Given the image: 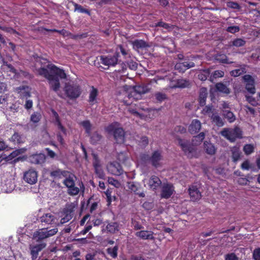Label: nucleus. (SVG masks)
<instances>
[{
    "mask_svg": "<svg viewBox=\"0 0 260 260\" xmlns=\"http://www.w3.org/2000/svg\"><path fill=\"white\" fill-rule=\"evenodd\" d=\"M118 122H114L108 125L105 131L109 134H112L114 139L117 144H123L125 142V133L123 128L120 127Z\"/></svg>",
    "mask_w": 260,
    "mask_h": 260,
    "instance_id": "1",
    "label": "nucleus"
},
{
    "mask_svg": "<svg viewBox=\"0 0 260 260\" xmlns=\"http://www.w3.org/2000/svg\"><path fill=\"white\" fill-rule=\"evenodd\" d=\"M175 74L173 72L169 74V75H164V81H170L169 87L171 88H185L191 86V82L187 79H174Z\"/></svg>",
    "mask_w": 260,
    "mask_h": 260,
    "instance_id": "2",
    "label": "nucleus"
},
{
    "mask_svg": "<svg viewBox=\"0 0 260 260\" xmlns=\"http://www.w3.org/2000/svg\"><path fill=\"white\" fill-rule=\"evenodd\" d=\"M63 90L67 96L71 100L77 99L82 93L81 87L77 83H66Z\"/></svg>",
    "mask_w": 260,
    "mask_h": 260,
    "instance_id": "3",
    "label": "nucleus"
},
{
    "mask_svg": "<svg viewBox=\"0 0 260 260\" xmlns=\"http://www.w3.org/2000/svg\"><path fill=\"white\" fill-rule=\"evenodd\" d=\"M80 124L85 129L86 134H87L88 136H90L91 144L93 145L98 144L102 138V136L98 132H95L92 134H91L92 124L90 121L88 120H84L82 121Z\"/></svg>",
    "mask_w": 260,
    "mask_h": 260,
    "instance_id": "4",
    "label": "nucleus"
},
{
    "mask_svg": "<svg viewBox=\"0 0 260 260\" xmlns=\"http://www.w3.org/2000/svg\"><path fill=\"white\" fill-rule=\"evenodd\" d=\"M220 134L231 142H234L237 139L242 138V131L237 126L233 129L224 128Z\"/></svg>",
    "mask_w": 260,
    "mask_h": 260,
    "instance_id": "5",
    "label": "nucleus"
},
{
    "mask_svg": "<svg viewBox=\"0 0 260 260\" xmlns=\"http://www.w3.org/2000/svg\"><path fill=\"white\" fill-rule=\"evenodd\" d=\"M119 52H115L113 54L107 55H101L100 56V60L101 63L108 67H114L120 62L119 60Z\"/></svg>",
    "mask_w": 260,
    "mask_h": 260,
    "instance_id": "6",
    "label": "nucleus"
},
{
    "mask_svg": "<svg viewBox=\"0 0 260 260\" xmlns=\"http://www.w3.org/2000/svg\"><path fill=\"white\" fill-rule=\"evenodd\" d=\"M150 88L147 85H136L133 87V91L128 94V97L129 99H138L142 94L148 92Z\"/></svg>",
    "mask_w": 260,
    "mask_h": 260,
    "instance_id": "7",
    "label": "nucleus"
},
{
    "mask_svg": "<svg viewBox=\"0 0 260 260\" xmlns=\"http://www.w3.org/2000/svg\"><path fill=\"white\" fill-rule=\"evenodd\" d=\"M38 177V172L35 170L30 169L24 173L23 179L30 184H34L37 182Z\"/></svg>",
    "mask_w": 260,
    "mask_h": 260,
    "instance_id": "8",
    "label": "nucleus"
},
{
    "mask_svg": "<svg viewBox=\"0 0 260 260\" xmlns=\"http://www.w3.org/2000/svg\"><path fill=\"white\" fill-rule=\"evenodd\" d=\"M107 170L109 173L116 176L121 175L123 173L122 166L117 161H113L108 164Z\"/></svg>",
    "mask_w": 260,
    "mask_h": 260,
    "instance_id": "9",
    "label": "nucleus"
},
{
    "mask_svg": "<svg viewBox=\"0 0 260 260\" xmlns=\"http://www.w3.org/2000/svg\"><path fill=\"white\" fill-rule=\"evenodd\" d=\"M178 144L182 151L188 157L193 151V147L189 141L180 138L178 139Z\"/></svg>",
    "mask_w": 260,
    "mask_h": 260,
    "instance_id": "10",
    "label": "nucleus"
},
{
    "mask_svg": "<svg viewBox=\"0 0 260 260\" xmlns=\"http://www.w3.org/2000/svg\"><path fill=\"white\" fill-rule=\"evenodd\" d=\"M46 67L50 70L53 75L56 76L57 78H60L62 79H64L67 78V75L64 71L57 67L55 65L48 63Z\"/></svg>",
    "mask_w": 260,
    "mask_h": 260,
    "instance_id": "11",
    "label": "nucleus"
},
{
    "mask_svg": "<svg viewBox=\"0 0 260 260\" xmlns=\"http://www.w3.org/2000/svg\"><path fill=\"white\" fill-rule=\"evenodd\" d=\"M74 213L73 207L71 206L63 209L62 218L60 222L61 224L65 223L70 221L73 217Z\"/></svg>",
    "mask_w": 260,
    "mask_h": 260,
    "instance_id": "12",
    "label": "nucleus"
},
{
    "mask_svg": "<svg viewBox=\"0 0 260 260\" xmlns=\"http://www.w3.org/2000/svg\"><path fill=\"white\" fill-rule=\"evenodd\" d=\"M46 246L44 243L30 246L31 260H36L38 257L39 252H40Z\"/></svg>",
    "mask_w": 260,
    "mask_h": 260,
    "instance_id": "13",
    "label": "nucleus"
},
{
    "mask_svg": "<svg viewBox=\"0 0 260 260\" xmlns=\"http://www.w3.org/2000/svg\"><path fill=\"white\" fill-rule=\"evenodd\" d=\"M195 64L192 61H185L183 62H178L175 66L176 70L178 71L180 73H184L188 69L194 67Z\"/></svg>",
    "mask_w": 260,
    "mask_h": 260,
    "instance_id": "14",
    "label": "nucleus"
},
{
    "mask_svg": "<svg viewBox=\"0 0 260 260\" xmlns=\"http://www.w3.org/2000/svg\"><path fill=\"white\" fill-rule=\"evenodd\" d=\"M190 199L193 202L199 200L202 197L201 193L196 186L191 185L188 188Z\"/></svg>",
    "mask_w": 260,
    "mask_h": 260,
    "instance_id": "15",
    "label": "nucleus"
},
{
    "mask_svg": "<svg viewBox=\"0 0 260 260\" xmlns=\"http://www.w3.org/2000/svg\"><path fill=\"white\" fill-rule=\"evenodd\" d=\"M29 161L30 163L36 165H41L45 162V155L42 153L35 154L29 156Z\"/></svg>",
    "mask_w": 260,
    "mask_h": 260,
    "instance_id": "16",
    "label": "nucleus"
},
{
    "mask_svg": "<svg viewBox=\"0 0 260 260\" xmlns=\"http://www.w3.org/2000/svg\"><path fill=\"white\" fill-rule=\"evenodd\" d=\"M161 181L157 176H152L150 177L148 181V185L153 190H156L161 187Z\"/></svg>",
    "mask_w": 260,
    "mask_h": 260,
    "instance_id": "17",
    "label": "nucleus"
},
{
    "mask_svg": "<svg viewBox=\"0 0 260 260\" xmlns=\"http://www.w3.org/2000/svg\"><path fill=\"white\" fill-rule=\"evenodd\" d=\"M99 94L98 89L93 86L91 87V90L89 91L88 102L90 105H93L97 103V97Z\"/></svg>",
    "mask_w": 260,
    "mask_h": 260,
    "instance_id": "18",
    "label": "nucleus"
},
{
    "mask_svg": "<svg viewBox=\"0 0 260 260\" xmlns=\"http://www.w3.org/2000/svg\"><path fill=\"white\" fill-rule=\"evenodd\" d=\"M201 128V123L198 119H193L188 127V131L191 134L198 133Z\"/></svg>",
    "mask_w": 260,
    "mask_h": 260,
    "instance_id": "19",
    "label": "nucleus"
},
{
    "mask_svg": "<svg viewBox=\"0 0 260 260\" xmlns=\"http://www.w3.org/2000/svg\"><path fill=\"white\" fill-rule=\"evenodd\" d=\"M174 192L175 188L172 184L164 183V199H169Z\"/></svg>",
    "mask_w": 260,
    "mask_h": 260,
    "instance_id": "20",
    "label": "nucleus"
},
{
    "mask_svg": "<svg viewBox=\"0 0 260 260\" xmlns=\"http://www.w3.org/2000/svg\"><path fill=\"white\" fill-rule=\"evenodd\" d=\"M135 235L143 240H153V233L151 231L142 230L136 233Z\"/></svg>",
    "mask_w": 260,
    "mask_h": 260,
    "instance_id": "21",
    "label": "nucleus"
},
{
    "mask_svg": "<svg viewBox=\"0 0 260 260\" xmlns=\"http://www.w3.org/2000/svg\"><path fill=\"white\" fill-rule=\"evenodd\" d=\"M208 96V91L206 87H202L200 89L199 96V103L200 106H204L206 104V99Z\"/></svg>",
    "mask_w": 260,
    "mask_h": 260,
    "instance_id": "22",
    "label": "nucleus"
},
{
    "mask_svg": "<svg viewBox=\"0 0 260 260\" xmlns=\"http://www.w3.org/2000/svg\"><path fill=\"white\" fill-rule=\"evenodd\" d=\"M56 217L51 213L44 214L40 217V221L47 224H53L55 223Z\"/></svg>",
    "mask_w": 260,
    "mask_h": 260,
    "instance_id": "23",
    "label": "nucleus"
},
{
    "mask_svg": "<svg viewBox=\"0 0 260 260\" xmlns=\"http://www.w3.org/2000/svg\"><path fill=\"white\" fill-rule=\"evenodd\" d=\"M48 82L51 90L55 92H57L59 90L60 87V84L59 78H57L56 76L53 75L52 79L48 80Z\"/></svg>",
    "mask_w": 260,
    "mask_h": 260,
    "instance_id": "24",
    "label": "nucleus"
},
{
    "mask_svg": "<svg viewBox=\"0 0 260 260\" xmlns=\"http://www.w3.org/2000/svg\"><path fill=\"white\" fill-rule=\"evenodd\" d=\"M42 118L41 114L39 112H34L30 116V122L32 124H30L31 129H35V128L38 125V123Z\"/></svg>",
    "mask_w": 260,
    "mask_h": 260,
    "instance_id": "25",
    "label": "nucleus"
},
{
    "mask_svg": "<svg viewBox=\"0 0 260 260\" xmlns=\"http://www.w3.org/2000/svg\"><path fill=\"white\" fill-rule=\"evenodd\" d=\"M69 172L67 171H61L60 169H57L52 171L50 173V175L53 179H60L62 176L67 177Z\"/></svg>",
    "mask_w": 260,
    "mask_h": 260,
    "instance_id": "26",
    "label": "nucleus"
},
{
    "mask_svg": "<svg viewBox=\"0 0 260 260\" xmlns=\"http://www.w3.org/2000/svg\"><path fill=\"white\" fill-rule=\"evenodd\" d=\"M204 149L206 153L211 155H214L216 151V149L214 145L206 141L204 143Z\"/></svg>",
    "mask_w": 260,
    "mask_h": 260,
    "instance_id": "27",
    "label": "nucleus"
},
{
    "mask_svg": "<svg viewBox=\"0 0 260 260\" xmlns=\"http://www.w3.org/2000/svg\"><path fill=\"white\" fill-rule=\"evenodd\" d=\"M134 49H143L148 47V43L143 40H135L132 42Z\"/></svg>",
    "mask_w": 260,
    "mask_h": 260,
    "instance_id": "28",
    "label": "nucleus"
},
{
    "mask_svg": "<svg viewBox=\"0 0 260 260\" xmlns=\"http://www.w3.org/2000/svg\"><path fill=\"white\" fill-rule=\"evenodd\" d=\"M128 187L132 191L135 192V194H138L140 197H144L145 194L143 192H140L139 186L138 184L134 182H130L128 183Z\"/></svg>",
    "mask_w": 260,
    "mask_h": 260,
    "instance_id": "29",
    "label": "nucleus"
},
{
    "mask_svg": "<svg viewBox=\"0 0 260 260\" xmlns=\"http://www.w3.org/2000/svg\"><path fill=\"white\" fill-rule=\"evenodd\" d=\"M210 71L209 69L200 70L198 72V79L202 81H206L208 77L210 78Z\"/></svg>",
    "mask_w": 260,
    "mask_h": 260,
    "instance_id": "30",
    "label": "nucleus"
},
{
    "mask_svg": "<svg viewBox=\"0 0 260 260\" xmlns=\"http://www.w3.org/2000/svg\"><path fill=\"white\" fill-rule=\"evenodd\" d=\"M160 153L158 151H155L150 157V161L153 166L157 167L160 159Z\"/></svg>",
    "mask_w": 260,
    "mask_h": 260,
    "instance_id": "31",
    "label": "nucleus"
},
{
    "mask_svg": "<svg viewBox=\"0 0 260 260\" xmlns=\"http://www.w3.org/2000/svg\"><path fill=\"white\" fill-rule=\"evenodd\" d=\"M93 200V197H91L88 199L86 203V206H89V212L90 213H92L95 211L98 207L99 202L95 201L92 202Z\"/></svg>",
    "mask_w": 260,
    "mask_h": 260,
    "instance_id": "32",
    "label": "nucleus"
},
{
    "mask_svg": "<svg viewBox=\"0 0 260 260\" xmlns=\"http://www.w3.org/2000/svg\"><path fill=\"white\" fill-rule=\"evenodd\" d=\"M162 107L160 106L158 108H149L147 109L148 114L150 118H154L158 116L160 114L161 110Z\"/></svg>",
    "mask_w": 260,
    "mask_h": 260,
    "instance_id": "33",
    "label": "nucleus"
},
{
    "mask_svg": "<svg viewBox=\"0 0 260 260\" xmlns=\"http://www.w3.org/2000/svg\"><path fill=\"white\" fill-rule=\"evenodd\" d=\"M213 122L215 123L218 126H222L223 125V122L221 118L219 116L218 113L215 112L214 113H212L210 117Z\"/></svg>",
    "mask_w": 260,
    "mask_h": 260,
    "instance_id": "34",
    "label": "nucleus"
},
{
    "mask_svg": "<svg viewBox=\"0 0 260 260\" xmlns=\"http://www.w3.org/2000/svg\"><path fill=\"white\" fill-rule=\"evenodd\" d=\"M38 73L40 75L44 77L48 80L49 79H52L53 74L49 73V71L45 67H41L38 70Z\"/></svg>",
    "mask_w": 260,
    "mask_h": 260,
    "instance_id": "35",
    "label": "nucleus"
},
{
    "mask_svg": "<svg viewBox=\"0 0 260 260\" xmlns=\"http://www.w3.org/2000/svg\"><path fill=\"white\" fill-rule=\"evenodd\" d=\"M215 88L217 90L220 92L225 93L226 94L230 93V89L226 85L221 82H219L216 84Z\"/></svg>",
    "mask_w": 260,
    "mask_h": 260,
    "instance_id": "36",
    "label": "nucleus"
},
{
    "mask_svg": "<svg viewBox=\"0 0 260 260\" xmlns=\"http://www.w3.org/2000/svg\"><path fill=\"white\" fill-rule=\"evenodd\" d=\"M73 5L74 6V11L75 12L77 11L80 13L86 14L88 16L91 15V12L89 10L84 8L81 5L78 4L77 3H73Z\"/></svg>",
    "mask_w": 260,
    "mask_h": 260,
    "instance_id": "37",
    "label": "nucleus"
},
{
    "mask_svg": "<svg viewBox=\"0 0 260 260\" xmlns=\"http://www.w3.org/2000/svg\"><path fill=\"white\" fill-rule=\"evenodd\" d=\"M215 59L220 63L231 64L233 62L229 61L228 57L224 54H217L215 56Z\"/></svg>",
    "mask_w": 260,
    "mask_h": 260,
    "instance_id": "38",
    "label": "nucleus"
},
{
    "mask_svg": "<svg viewBox=\"0 0 260 260\" xmlns=\"http://www.w3.org/2000/svg\"><path fill=\"white\" fill-rule=\"evenodd\" d=\"M232 158L234 162H237L240 157L241 152L239 148L234 147L232 150Z\"/></svg>",
    "mask_w": 260,
    "mask_h": 260,
    "instance_id": "39",
    "label": "nucleus"
},
{
    "mask_svg": "<svg viewBox=\"0 0 260 260\" xmlns=\"http://www.w3.org/2000/svg\"><path fill=\"white\" fill-rule=\"evenodd\" d=\"M151 99L153 103H161L162 102V93L161 92H155L152 94Z\"/></svg>",
    "mask_w": 260,
    "mask_h": 260,
    "instance_id": "40",
    "label": "nucleus"
},
{
    "mask_svg": "<svg viewBox=\"0 0 260 260\" xmlns=\"http://www.w3.org/2000/svg\"><path fill=\"white\" fill-rule=\"evenodd\" d=\"M205 135L204 132L200 133L199 135L193 137L192 141V143L195 145H198L201 144L203 140L205 139Z\"/></svg>",
    "mask_w": 260,
    "mask_h": 260,
    "instance_id": "41",
    "label": "nucleus"
},
{
    "mask_svg": "<svg viewBox=\"0 0 260 260\" xmlns=\"http://www.w3.org/2000/svg\"><path fill=\"white\" fill-rule=\"evenodd\" d=\"M216 111L215 109L213 108L212 105H208L205 106L202 111V114L205 115H208L209 117H211L212 113H214Z\"/></svg>",
    "mask_w": 260,
    "mask_h": 260,
    "instance_id": "42",
    "label": "nucleus"
},
{
    "mask_svg": "<svg viewBox=\"0 0 260 260\" xmlns=\"http://www.w3.org/2000/svg\"><path fill=\"white\" fill-rule=\"evenodd\" d=\"M118 250V246L117 245H115L113 248L109 247L106 250L107 253L113 258H115L117 257Z\"/></svg>",
    "mask_w": 260,
    "mask_h": 260,
    "instance_id": "43",
    "label": "nucleus"
},
{
    "mask_svg": "<svg viewBox=\"0 0 260 260\" xmlns=\"http://www.w3.org/2000/svg\"><path fill=\"white\" fill-rule=\"evenodd\" d=\"M224 75V72L220 70L215 71L210 76L209 80L213 82L214 80L218 78L223 77Z\"/></svg>",
    "mask_w": 260,
    "mask_h": 260,
    "instance_id": "44",
    "label": "nucleus"
},
{
    "mask_svg": "<svg viewBox=\"0 0 260 260\" xmlns=\"http://www.w3.org/2000/svg\"><path fill=\"white\" fill-rule=\"evenodd\" d=\"M231 46L240 47L244 46L246 44V41L241 38H237L231 42Z\"/></svg>",
    "mask_w": 260,
    "mask_h": 260,
    "instance_id": "45",
    "label": "nucleus"
},
{
    "mask_svg": "<svg viewBox=\"0 0 260 260\" xmlns=\"http://www.w3.org/2000/svg\"><path fill=\"white\" fill-rule=\"evenodd\" d=\"M107 230L110 233H114L118 231V224L117 222H111L107 224Z\"/></svg>",
    "mask_w": 260,
    "mask_h": 260,
    "instance_id": "46",
    "label": "nucleus"
},
{
    "mask_svg": "<svg viewBox=\"0 0 260 260\" xmlns=\"http://www.w3.org/2000/svg\"><path fill=\"white\" fill-rule=\"evenodd\" d=\"M36 237L38 238V241L42 240L44 239L48 238L47 234L46 229H43L40 231H38L35 234Z\"/></svg>",
    "mask_w": 260,
    "mask_h": 260,
    "instance_id": "47",
    "label": "nucleus"
},
{
    "mask_svg": "<svg viewBox=\"0 0 260 260\" xmlns=\"http://www.w3.org/2000/svg\"><path fill=\"white\" fill-rule=\"evenodd\" d=\"M254 148L252 144H246L243 147V151L247 155L254 152Z\"/></svg>",
    "mask_w": 260,
    "mask_h": 260,
    "instance_id": "48",
    "label": "nucleus"
},
{
    "mask_svg": "<svg viewBox=\"0 0 260 260\" xmlns=\"http://www.w3.org/2000/svg\"><path fill=\"white\" fill-rule=\"evenodd\" d=\"M80 189L78 187L75 186V185L68 188V193L71 196H75L78 194Z\"/></svg>",
    "mask_w": 260,
    "mask_h": 260,
    "instance_id": "49",
    "label": "nucleus"
},
{
    "mask_svg": "<svg viewBox=\"0 0 260 260\" xmlns=\"http://www.w3.org/2000/svg\"><path fill=\"white\" fill-rule=\"evenodd\" d=\"M21 150L20 149H16L11 153L7 157V158L8 160H11L15 158L16 157L18 156L21 153Z\"/></svg>",
    "mask_w": 260,
    "mask_h": 260,
    "instance_id": "50",
    "label": "nucleus"
},
{
    "mask_svg": "<svg viewBox=\"0 0 260 260\" xmlns=\"http://www.w3.org/2000/svg\"><path fill=\"white\" fill-rule=\"evenodd\" d=\"M63 184L68 188L75 185V181L73 178L69 176L66 178L63 181Z\"/></svg>",
    "mask_w": 260,
    "mask_h": 260,
    "instance_id": "51",
    "label": "nucleus"
},
{
    "mask_svg": "<svg viewBox=\"0 0 260 260\" xmlns=\"http://www.w3.org/2000/svg\"><path fill=\"white\" fill-rule=\"evenodd\" d=\"M94 171L98 177L101 179H104L105 174L101 167L95 168Z\"/></svg>",
    "mask_w": 260,
    "mask_h": 260,
    "instance_id": "52",
    "label": "nucleus"
},
{
    "mask_svg": "<svg viewBox=\"0 0 260 260\" xmlns=\"http://www.w3.org/2000/svg\"><path fill=\"white\" fill-rule=\"evenodd\" d=\"M226 6L228 8L236 10H240L241 8L240 5L235 2H228L226 4Z\"/></svg>",
    "mask_w": 260,
    "mask_h": 260,
    "instance_id": "53",
    "label": "nucleus"
},
{
    "mask_svg": "<svg viewBox=\"0 0 260 260\" xmlns=\"http://www.w3.org/2000/svg\"><path fill=\"white\" fill-rule=\"evenodd\" d=\"M243 79L245 83L255 84V81L253 78L250 75H245L243 77Z\"/></svg>",
    "mask_w": 260,
    "mask_h": 260,
    "instance_id": "54",
    "label": "nucleus"
},
{
    "mask_svg": "<svg viewBox=\"0 0 260 260\" xmlns=\"http://www.w3.org/2000/svg\"><path fill=\"white\" fill-rule=\"evenodd\" d=\"M108 182L109 184L117 188H118L120 185V182L113 177H109L108 179Z\"/></svg>",
    "mask_w": 260,
    "mask_h": 260,
    "instance_id": "55",
    "label": "nucleus"
},
{
    "mask_svg": "<svg viewBox=\"0 0 260 260\" xmlns=\"http://www.w3.org/2000/svg\"><path fill=\"white\" fill-rule=\"evenodd\" d=\"M245 88L251 94H253L255 93V84L246 83Z\"/></svg>",
    "mask_w": 260,
    "mask_h": 260,
    "instance_id": "56",
    "label": "nucleus"
},
{
    "mask_svg": "<svg viewBox=\"0 0 260 260\" xmlns=\"http://www.w3.org/2000/svg\"><path fill=\"white\" fill-rule=\"evenodd\" d=\"M246 101L252 106H256L258 105L257 101L254 98L250 95H246Z\"/></svg>",
    "mask_w": 260,
    "mask_h": 260,
    "instance_id": "57",
    "label": "nucleus"
},
{
    "mask_svg": "<svg viewBox=\"0 0 260 260\" xmlns=\"http://www.w3.org/2000/svg\"><path fill=\"white\" fill-rule=\"evenodd\" d=\"M118 51L119 53L120 52L123 56L128 55V51L123 47L122 45H118L116 48V52ZM120 56V55L119 54Z\"/></svg>",
    "mask_w": 260,
    "mask_h": 260,
    "instance_id": "58",
    "label": "nucleus"
},
{
    "mask_svg": "<svg viewBox=\"0 0 260 260\" xmlns=\"http://www.w3.org/2000/svg\"><path fill=\"white\" fill-rule=\"evenodd\" d=\"M226 30L232 34H235L240 31V27L238 26H229Z\"/></svg>",
    "mask_w": 260,
    "mask_h": 260,
    "instance_id": "59",
    "label": "nucleus"
},
{
    "mask_svg": "<svg viewBox=\"0 0 260 260\" xmlns=\"http://www.w3.org/2000/svg\"><path fill=\"white\" fill-rule=\"evenodd\" d=\"M132 224L134 229L136 231L142 230L144 228L143 226L138 221L132 220Z\"/></svg>",
    "mask_w": 260,
    "mask_h": 260,
    "instance_id": "60",
    "label": "nucleus"
},
{
    "mask_svg": "<svg viewBox=\"0 0 260 260\" xmlns=\"http://www.w3.org/2000/svg\"><path fill=\"white\" fill-rule=\"evenodd\" d=\"M244 73V70L242 69H238L232 70L230 72V74L231 76L234 77H238Z\"/></svg>",
    "mask_w": 260,
    "mask_h": 260,
    "instance_id": "61",
    "label": "nucleus"
},
{
    "mask_svg": "<svg viewBox=\"0 0 260 260\" xmlns=\"http://www.w3.org/2000/svg\"><path fill=\"white\" fill-rule=\"evenodd\" d=\"M3 66L6 67L8 69L9 71L12 73H16V70L14 67L11 64L9 63L7 61H3Z\"/></svg>",
    "mask_w": 260,
    "mask_h": 260,
    "instance_id": "62",
    "label": "nucleus"
},
{
    "mask_svg": "<svg viewBox=\"0 0 260 260\" xmlns=\"http://www.w3.org/2000/svg\"><path fill=\"white\" fill-rule=\"evenodd\" d=\"M93 166L94 167V169L96 168L101 167V166L100 164V161L97 155H96L95 154H93Z\"/></svg>",
    "mask_w": 260,
    "mask_h": 260,
    "instance_id": "63",
    "label": "nucleus"
},
{
    "mask_svg": "<svg viewBox=\"0 0 260 260\" xmlns=\"http://www.w3.org/2000/svg\"><path fill=\"white\" fill-rule=\"evenodd\" d=\"M225 260H239V258L234 253H231L225 255Z\"/></svg>",
    "mask_w": 260,
    "mask_h": 260,
    "instance_id": "64",
    "label": "nucleus"
}]
</instances>
